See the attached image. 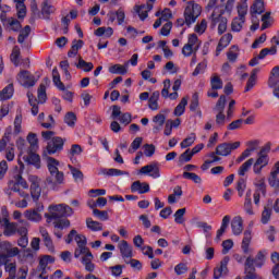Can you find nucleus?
I'll return each mask as SVG.
<instances>
[{
    "mask_svg": "<svg viewBox=\"0 0 279 279\" xmlns=\"http://www.w3.org/2000/svg\"><path fill=\"white\" fill-rule=\"evenodd\" d=\"M60 161L53 157H47V169L49 175L46 178V185L51 191H60V186L64 184V172L58 169Z\"/></svg>",
    "mask_w": 279,
    "mask_h": 279,
    "instance_id": "1",
    "label": "nucleus"
},
{
    "mask_svg": "<svg viewBox=\"0 0 279 279\" xmlns=\"http://www.w3.org/2000/svg\"><path fill=\"white\" fill-rule=\"evenodd\" d=\"M202 14V5L195 3V1H189L187 5L184 10V19H178L177 25L179 27H183L184 25H187V27H191L197 19H199V15Z\"/></svg>",
    "mask_w": 279,
    "mask_h": 279,
    "instance_id": "2",
    "label": "nucleus"
},
{
    "mask_svg": "<svg viewBox=\"0 0 279 279\" xmlns=\"http://www.w3.org/2000/svg\"><path fill=\"white\" fill-rule=\"evenodd\" d=\"M48 210L49 213L45 214L47 223H51V221H60L62 217H71V215H73V208L64 204L50 205Z\"/></svg>",
    "mask_w": 279,
    "mask_h": 279,
    "instance_id": "3",
    "label": "nucleus"
},
{
    "mask_svg": "<svg viewBox=\"0 0 279 279\" xmlns=\"http://www.w3.org/2000/svg\"><path fill=\"white\" fill-rule=\"evenodd\" d=\"M19 165H20L19 173L14 174L13 181L9 182V189L10 191H13V193H19L20 197H28V194L25 193V191L21 190V186L23 189H29L27 181L23 179V171H25V163H23V161H20Z\"/></svg>",
    "mask_w": 279,
    "mask_h": 279,
    "instance_id": "4",
    "label": "nucleus"
},
{
    "mask_svg": "<svg viewBox=\"0 0 279 279\" xmlns=\"http://www.w3.org/2000/svg\"><path fill=\"white\" fill-rule=\"evenodd\" d=\"M64 143H66V140L54 136L52 137L48 143L47 146L43 153L44 158H49V156H53L56 154H60L62 149H64Z\"/></svg>",
    "mask_w": 279,
    "mask_h": 279,
    "instance_id": "5",
    "label": "nucleus"
},
{
    "mask_svg": "<svg viewBox=\"0 0 279 279\" xmlns=\"http://www.w3.org/2000/svg\"><path fill=\"white\" fill-rule=\"evenodd\" d=\"M199 47H202V41H199L196 34H191L189 35L187 44H185L182 48V54L185 58H191V56L199 51Z\"/></svg>",
    "mask_w": 279,
    "mask_h": 279,
    "instance_id": "6",
    "label": "nucleus"
},
{
    "mask_svg": "<svg viewBox=\"0 0 279 279\" xmlns=\"http://www.w3.org/2000/svg\"><path fill=\"white\" fill-rule=\"evenodd\" d=\"M21 254V250L16 246H12V243L10 242H2L0 244V262L1 260H10V258H14L15 256H19ZM0 263V267H1Z\"/></svg>",
    "mask_w": 279,
    "mask_h": 279,
    "instance_id": "7",
    "label": "nucleus"
},
{
    "mask_svg": "<svg viewBox=\"0 0 279 279\" xmlns=\"http://www.w3.org/2000/svg\"><path fill=\"white\" fill-rule=\"evenodd\" d=\"M226 95H221L214 108L215 112H217L216 124L218 125V128H223L226 125V114L223 113V111L226 110Z\"/></svg>",
    "mask_w": 279,
    "mask_h": 279,
    "instance_id": "8",
    "label": "nucleus"
},
{
    "mask_svg": "<svg viewBox=\"0 0 279 279\" xmlns=\"http://www.w3.org/2000/svg\"><path fill=\"white\" fill-rule=\"evenodd\" d=\"M16 81L21 86H24V88H32L36 86V76L32 74V72L27 70H22L20 73L16 75Z\"/></svg>",
    "mask_w": 279,
    "mask_h": 279,
    "instance_id": "9",
    "label": "nucleus"
},
{
    "mask_svg": "<svg viewBox=\"0 0 279 279\" xmlns=\"http://www.w3.org/2000/svg\"><path fill=\"white\" fill-rule=\"evenodd\" d=\"M44 211H45V205H43V203H38L36 205V207H34L32 209H27L24 213V217L28 221H33L35 223H38V222L43 221V213Z\"/></svg>",
    "mask_w": 279,
    "mask_h": 279,
    "instance_id": "10",
    "label": "nucleus"
},
{
    "mask_svg": "<svg viewBox=\"0 0 279 279\" xmlns=\"http://www.w3.org/2000/svg\"><path fill=\"white\" fill-rule=\"evenodd\" d=\"M241 147V142L234 143H222L216 147L217 156H230L234 149H239Z\"/></svg>",
    "mask_w": 279,
    "mask_h": 279,
    "instance_id": "11",
    "label": "nucleus"
},
{
    "mask_svg": "<svg viewBox=\"0 0 279 279\" xmlns=\"http://www.w3.org/2000/svg\"><path fill=\"white\" fill-rule=\"evenodd\" d=\"M28 180L31 182V195L34 202H38L40 194L43 193V189L40 187V178L31 175Z\"/></svg>",
    "mask_w": 279,
    "mask_h": 279,
    "instance_id": "12",
    "label": "nucleus"
},
{
    "mask_svg": "<svg viewBox=\"0 0 279 279\" xmlns=\"http://www.w3.org/2000/svg\"><path fill=\"white\" fill-rule=\"evenodd\" d=\"M140 173H143L144 175H147L150 173L149 174L150 178H154V179L160 178V167L158 162L155 161L147 166L142 167L140 170Z\"/></svg>",
    "mask_w": 279,
    "mask_h": 279,
    "instance_id": "13",
    "label": "nucleus"
},
{
    "mask_svg": "<svg viewBox=\"0 0 279 279\" xmlns=\"http://www.w3.org/2000/svg\"><path fill=\"white\" fill-rule=\"evenodd\" d=\"M230 263V257L226 256L220 262V265L214 269V279L222 278V276H228V264Z\"/></svg>",
    "mask_w": 279,
    "mask_h": 279,
    "instance_id": "14",
    "label": "nucleus"
},
{
    "mask_svg": "<svg viewBox=\"0 0 279 279\" xmlns=\"http://www.w3.org/2000/svg\"><path fill=\"white\" fill-rule=\"evenodd\" d=\"M279 161H277L274 167L272 170L270 172V175L268 178V184L269 186H271V189H275L276 191H279Z\"/></svg>",
    "mask_w": 279,
    "mask_h": 279,
    "instance_id": "15",
    "label": "nucleus"
},
{
    "mask_svg": "<svg viewBox=\"0 0 279 279\" xmlns=\"http://www.w3.org/2000/svg\"><path fill=\"white\" fill-rule=\"evenodd\" d=\"M118 247L124 262L128 260V258H132L134 256L133 247L130 245V243H128V241L122 240Z\"/></svg>",
    "mask_w": 279,
    "mask_h": 279,
    "instance_id": "16",
    "label": "nucleus"
},
{
    "mask_svg": "<svg viewBox=\"0 0 279 279\" xmlns=\"http://www.w3.org/2000/svg\"><path fill=\"white\" fill-rule=\"evenodd\" d=\"M272 211H274V201L268 199L267 204L264 206V210L262 211L260 222L264 226H267V223H269V221L271 219V213Z\"/></svg>",
    "mask_w": 279,
    "mask_h": 279,
    "instance_id": "17",
    "label": "nucleus"
},
{
    "mask_svg": "<svg viewBox=\"0 0 279 279\" xmlns=\"http://www.w3.org/2000/svg\"><path fill=\"white\" fill-rule=\"evenodd\" d=\"M134 10L136 14H138L141 21H145V19L149 16V12L154 10V4L147 3V4L135 5Z\"/></svg>",
    "mask_w": 279,
    "mask_h": 279,
    "instance_id": "18",
    "label": "nucleus"
},
{
    "mask_svg": "<svg viewBox=\"0 0 279 279\" xmlns=\"http://www.w3.org/2000/svg\"><path fill=\"white\" fill-rule=\"evenodd\" d=\"M1 267L4 266V271L9 278H16V260L4 259L1 260Z\"/></svg>",
    "mask_w": 279,
    "mask_h": 279,
    "instance_id": "19",
    "label": "nucleus"
},
{
    "mask_svg": "<svg viewBox=\"0 0 279 279\" xmlns=\"http://www.w3.org/2000/svg\"><path fill=\"white\" fill-rule=\"evenodd\" d=\"M23 160L27 165H32L36 169H40V155L31 150L27 155L23 157Z\"/></svg>",
    "mask_w": 279,
    "mask_h": 279,
    "instance_id": "20",
    "label": "nucleus"
},
{
    "mask_svg": "<svg viewBox=\"0 0 279 279\" xmlns=\"http://www.w3.org/2000/svg\"><path fill=\"white\" fill-rule=\"evenodd\" d=\"M5 32H15L19 33L23 29V25L21 22L15 17H9V21L4 24Z\"/></svg>",
    "mask_w": 279,
    "mask_h": 279,
    "instance_id": "21",
    "label": "nucleus"
},
{
    "mask_svg": "<svg viewBox=\"0 0 279 279\" xmlns=\"http://www.w3.org/2000/svg\"><path fill=\"white\" fill-rule=\"evenodd\" d=\"M2 226L4 227V236H14L16 234L17 225L15 222H10V219L3 218Z\"/></svg>",
    "mask_w": 279,
    "mask_h": 279,
    "instance_id": "22",
    "label": "nucleus"
},
{
    "mask_svg": "<svg viewBox=\"0 0 279 279\" xmlns=\"http://www.w3.org/2000/svg\"><path fill=\"white\" fill-rule=\"evenodd\" d=\"M265 258H266V255H265V252L263 251H259L255 256V258L247 257L244 264V270L246 269L248 259L252 260V267H254V265L255 267H263V265H265Z\"/></svg>",
    "mask_w": 279,
    "mask_h": 279,
    "instance_id": "23",
    "label": "nucleus"
},
{
    "mask_svg": "<svg viewBox=\"0 0 279 279\" xmlns=\"http://www.w3.org/2000/svg\"><path fill=\"white\" fill-rule=\"evenodd\" d=\"M56 263V258L51 255H44L39 259V271L47 274V266Z\"/></svg>",
    "mask_w": 279,
    "mask_h": 279,
    "instance_id": "24",
    "label": "nucleus"
},
{
    "mask_svg": "<svg viewBox=\"0 0 279 279\" xmlns=\"http://www.w3.org/2000/svg\"><path fill=\"white\" fill-rule=\"evenodd\" d=\"M12 126H8L5 129L4 135L2 136V138L0 140V151H3V149H5V147H8V143L12 142Z\"/></svg>",
    "mask_w": 279,
    "mask_h": 279,
    "instance_id": "25",
    "label": "nucleus"
},
{
    "mask_svg": "<svg viewBox=\"0 0 279 279\" xmlns=\"http://www.w3.org/2000/svg\"><path fill=\"white\" fill-rule=\"evenodd\" d=\"M231 228L233 234H235V236H239V234L243 232V218H241V216L234 217L231 222Z\"/></svg>",
    "mask_w": 279,
    "mask_h": 279,
    "instance_id": "26",
    "label": "nucleus"
},
{
    "mask_svg": "<svg viewBox=\"0 0 279 279\" xmlns=\"http://www.w3.org/2000/svg\"><path fill=\"white\" fill-rule=\"evenodd\" d=\"M278 82H279V65H276L275 68H272L270 72V76L268 78L269 88H276V86H278Z\"/></svg>",
    "mask_w": 279,
    "mask_h": 279,
    "instance_id": "27",
    "label": "nucleus"
},
{
    "mask_svg": "<svg viewBox=\"0 0 279 279\" xmlns=\"http://www.w3.org/2000/svg\"><path fill=\"white\" fill-rule=\"evenodd\" d=\"M14 95V84L10 83L0 92V101H8Z\"/></svg>",
    "mask_w": 279,
    "mask_h": 279,
    "instance_id": "28",
    "label": "nucleus"
},
{
    "mask_svg": "<svg viewBox=\"0 0 279 279\" xmlns=\"http://www.w3.org/2000/svg\"><path fill=\"white\" fill-rule=\"evenodd\" d=\"M245 279H263V277L256 274V268L252 267V259H247L245 268Z\"/></svg>",
    "mask_w": 279,
    "mask_h": 279,
    "instance_id": "29",
    "label": "nucleus"
},
{
    "mask_svg": "<svg viewBox=\"0 0 279 279\" xmlns=\"http://www.w3.org/2000/svg\"><path fill=\"white\" fill-rule=\"evenodd\" d=\"M251 15L256 16V14H263L265 12V2L263 0H255L251 5Z\"/></svg>",
    "mask_w": 279,
    "mask_h": 279,
    "instance_id": "30",
    "label": "nucleus"
},
{
    "mask_svg": "<svg viewBox=\"0 0 279 279\" xmlns=\"http://www.w3.org/2000/svg\"><path fill=\"white\" fill-rule=\"evenodd\" d=\"M56 12V7L49 4V1L45 0L41 4V14L44 19L49 21V16Z\"/></svg>",
    "mask_w": 279,
    "mask_h": 279,
    "instance_id": "31",
    "label": "nucleus"
},
{
    "mask_svg": "<svg viewBox=\"0 0 279 279\" xmlns=\"http://www.w3.org/2000/svg\"><path fill=\"white\" fill-rule=\"evenodd\" d=\"M189 105V97H183L178 106L174 108L173 114L174 117H182L186 110V106Z\"/></svg>",
    "mask_w": 279,
    "mask_h": 279,
    "instance_id": "32",
    "label": "nucleus"
},
{
    "mask_svg": "<svg viewBox=\"0 0 279 279\" xmlns=\"http://www.w3.org/2000/svg\"><path fill=\"white\" fill-rule=\"evenodd\" d=\"M93 253H88L87 256H83L81 263L85 265V270L93 272L95 271V264H93Z\"/></svg>",
    "mask_w": 279,
    "mask_h": 279,
    "instance_id": "33",
    "label": "nucleus"
},
{
    "mask_svg": "<svg viewBox=\"0 0 279 279\" xmlns=\"http://www.w3.org/2000/svg\"><path fill=\"white\" fill-rule=\"evenodd\" d=\"M250 243H252V230H245L241 245L244 254H247V252H250Z\"/></svg>",
    "mask_w": 279,
    "mask_h": 279,
    "instance_id": "34",
    "label": "nucleus"
},
{
    "mask_svg": "<svg viewBox=\"0 0 279 279\" xmlns=\"http://www.w3.org/2000/svg\"><path fill=\"white\" fill-rule=\"evenodd\" d=\"M259 71L260 69L258 68L253 69L251 76L246 83L245 93L252 90L254 86H256V75H258Z\"/></svg>",
    "mask_w": 279,
    "mask_h": 279,
    "instance_id": "35",
    "label": "nucleus"
},
{
    "mask_svg": "<svg viewBox=\"0 0 279 279\" xmlns=\"http://www.w3.org/2000/svg\"><path fill=\"white\" fill-rule=\"evenodd\" d=\"M100 173L102 175H109V177H114V175H130V172L128 171H123V170H119V169H114V168H102L100 170Z\"/></svg>",
    "mask_w": 279,
    "mask_h": 279,
    "instance_id": "36",
    "label": "nucleus"
},
{
    "mask_svg": "<svg viewBox=\"0 0 279 279\" xmlns=\"http://www.w3.org/2000/svg\"><path fill=\"white\" fill-rule=\"evenodd\" d=\"M76 69H81L85 73H90L93 69H95V65L93 62H86L82 59V57L78 58V62L75 63Z\"/></svg>",
    "mask_w": 279,
    "mask_h": 279,
    "instance_id": "37",
    "label": "nucleus"
},
{
    "mask_svg": "<svg viewBox=\"0 0 279 279\" xmlns=\"http://www.w3.org/2000/svg\"><path fill=\"white\" fill-rule=\"evenodd\" d=\"M210 86L213 90H221L223 88V81L218 74H213L210 77Z\"/></svg>",
    "mask_w": 279,
    "mask_h": 279,
    "instance_id": "38",
    "label": "nucleus"
},
{
    "mask_svg": "<svg viewBox=\"0 0 279 279\" xmlns=\"http://www.w3.org/2000/svg\"><path fill=\"white\" fill-rule=\"evenodd\" d=\"M19 32L20 34L17 36V43L20 45H23V43H25V39L29 38V34H32V26L26 25L23 29H20Z\"/></svg>",
    "mask_w": 279,
    "mask_h": 279,
    "instance_id": "39",
    "label": "nucleus"
},
{
    "mask_svg": "<svg viewBox=\"0 0 279 279\" xmlns=\"http://www.w3.org/2000/svg\"><path fill=\"white\" fill-rule=\"evenodd\" d=\"M52 82L59 90H65L64 83L60 80V72H58V68L52 70Z\"/></svg>",
    "mask_w": 279,
    "mask_h": 279,
    "instance_id": "40",
    "label": "nucleus"
},
{
    "mask_svg": "<svg viewBox=\"0 0 279 279\" xmlns=\"http://www.w3.org/2000/svg\"><path fill=\"white\" fill-rule=\"evenodd\" d=\"M86 226L89 230H93V232H99L104 230V226L99 221L93 220V218L86 219Z\"/></svg>",
    "mask_w": 279,
    "mask_h": 279,
    "instance_id": "41",
    "label": "nucleus"
},
{
    "mask_svg": "<svg viewBox=\"0 0 279 279\" xmlns=\"http://www.w3.org/2000/svg\"><path fill=\"white\" fill-rule=\"evenodd\" d=\"M114 34L112 27H99L95 31V36H106V38H110Z\"/></svg>",
    "mask_w": 279,
    "mask_h": 279,
    "instance_id": "42",
    "label": "nucleus"
},
{
    "mask_svg": "<svg viewBox=\"0 0 279 279\" xmlns=\"http://www.w3.org/2000/svg\"><path fill=\"white\" fill-rule=\"evenodd\" d=\"M252 165H254V158L246 160L238 170L239 175H245L252 169Z\"/></svg>",
    "mask_w": 279,
    "mask_h": 279,
    "instance_id": "43",
    "label": "nucleus"
},
{
    "mask_svg": "<svg viewBox=\"0 0 279 279\" xmlns=\"http://www.w3.org/2000/svg\"><path fill=\"white\" fill-rule=\"evenodd\" d=\"M19 58H21V48H19V46H14L10 56L11 62L14 63V66H19Z\"/></svg>",
    "mask_w": 279,
    "mask_h": 279,
    "instance_id": "44",
    "label": "nucleus"
},
{
    "mask_svg": "<svg viewBox=\"0 0 279 279\" xmlns=\"http://www.w3.org/2000/svg\"><path fill=\"white\" fill-rule=\"evenodd\" d=\"M165 121H167V118L165 117V114L158 113L157 116H155L153 118V123L158 124V126H155L154 130L156 132H158V130H160V128H162V125H165Z\"/></svg>",
    "mask_w": 279,
    "mask_h": 279,
    "instance_id": "45",
    "label": "nucleus"
},
{
    "mask_svg": "<svg viewBox=\"0 0 279 279\" xmlns=\"http://www.w3.org/2000/svg\"><path fill=\"white\" fill-rule=\"evenodd\" d=\"M243 23H245V20H242L241 17H234L231 23L232 32H241L243 29Z\"/></svg>",
    "mask_w": 279,
    "mask_h": 279,
    "instance_id": "46",
    "label": "nucleus"
},
{
    "mask_svg": "<svg viewBox=\"0 0 279 279\" xmlns=\"http://www.w3.org/2000/svg\"><path fill=\"white\" fill-rule=\"evenodd\" d=\"M75 121H77V116L73 111H70L64 117V123L70 128H75Z\"/></svg>",
    "mask_w": 279,
    "mask_h": 279,
    "instance_id": "47",
    "label": "nucleus"
},
{
    "mask_svg": "<svg viewBox=\"0 0 279 279\" xmlns=\"http://www.w3.org/2000/svg\"><path fill=\"white\" fill-rule=\"evenodd\" d=\"M183 178L185 180H192L195 184H202V177L197 175L195 172H183Z\"/></svg>",
    "mask_w": 279,
    "mask_h": 279,
    "instance_id": "48",
    "label": "nucleus"
},
{
    "mask_svg": "<svg viewBox=\"0 0 279 279\" xmlns=\"http://www.w3.org/2000/svg\"><path fill=\"white\" fill-rule=\"evenodd\" d=\"M39 104H45L47 101V87L45 84H40L37 90Z\"/></svg>",
    "mask_w": 279,
    "mask_h": 279,
    "instance_id": "49",
    "label": "nucleus"
},
{
    "mask_svg": "<svg viewBox=\"0 0 279 279\" xmlns=\"http://www.w3.org/2000/svg\"><path fill=\"white\" fill-rule=\"evenodd\" d=\"M245 16H247V4L242 2L238 4V19L245 21Z\"/></svg>",
    "mask_w": 279,
    "mask_h": 279,
    "instance_id": "50",
    "label": "nucleus"
},
{
    "mask_svg": "<svg viewBox=\"0 0 279 279\" xmlns=\"http://www.w3.org/2000/svg\"><path fill=\"white\" fill-rule=\"evenodd\" d=\"M23 123V116L17 114L14 120V132L12 133L13 136H19L21 134V124Z\"/></svg>",
    "mask_w": 279,
    "mask_h": 279,
    "instance_id": "51",
    "label": "nucleus"
},
{
    "mask_svg": "<svg viewBox=\"0 0 279 279\" xmlns=\"http://www.w3.org/2000/svg\"><path fill=\"white\" fill-rule=\"evenodd\" d=\"M184 215H186V208H181V209H178L175 213H174V221L175 223H184Z\"/></svg>",
    "mask_w": 279,
    "mask_h": 279,
    "instance_id": "52",
    "label": "nucleus"
},
{
    "mask_svg": "<svg viewBox=\"0 0 279 279\" xmlns=\"http://www.w3.org/2000/svg\"><path fill=\"white\" fill-rule=\"evenodd\" d=\"M109 72H111L112 74L125 75V73H128V70L121 64H114L109 68Z\"/></svg>",
    "mask_w": 279,
    "mask_h": 279,
    "instance_id": "53",
    "label": "nucleus"
},
{
    "mask_svg": "<svg viewBox=\"0 0 279 279\" xmlns=\"http://www.w3.org/2000/svg\"><path fill=\"white\" fill-rule=\"evenodd\" d=\"M197 108H199V94L194 93L190 104V110L191 112H195Z\"/></svg>",
    "mask_w": 279,
    "mask_h": 279,
    "instance_id": "54",
    "label": "nucleus"
},
{
    "mask_svg": "<svg viewBox=\"0 0 279 279\" xmlns=\"http://www.w3.org/2000/svg\"><path fill=\"white\" fill-rule=\"evenodd\" d=\"M193 159V154L191 153V149H186L183 154L179 157V162L181 165H184V162H191Z\"/></svg>",
    "mask_w": 279,
    "mask_h": 279,
    "instance_id": "55",
    "label": "nucleus"
},
{
    "mask_svg": "<svg viewBox=\"0 0 279 279\" xmlns=\"http://www.w3.org/2000/svg\"><path fill=\"white\" fill-rule=\"evenodd\" d=\"M84 254V256H88V254H92L90 248L87 246H77L74 251V257L80 258V255Z\"/></svg>",
    "mask_w": 279,
    "mask_h": 279,
    "instance_id": "56",
    "label": "nucleus"
},
{
    "mask_svg": "<svg viewBox=\"0 0 279 279\" xmlns=\"http://www.w3.org/2000/svg\"><path fill=\"white\" fill-rule=\"evenodd\" d=\"M195 133H191V136L186 137L181 142V148L186 149V147H191L193 143H195Z\"/></svg>",
    "mask_w": 279,
    "mask_h": 279,
    "instance_id": "57",
    "label": "nucleus"
},
{
    "mask_svg": "<svg viewBox=\"0 0 279 279\" xmlns=\"http://www.w3.org/2000/svg\"><path fill=\"white\" fill-rule=\"evenodd\" d=\"M93 215L100 219V221H108L109 219L108 211L106 210L94 209Z\"/></svg>",
    "mask_w": 279,
    "mask_h": 279,
    "instance_id": "58",
    "label": "nucleus"
},
{
    "mask_svg": "<svg viewBox=\"0 0 279 279\" xmlns=\"http://www.w3.org/2000/svg\"><path fill=\"white\" fill-rule=\"evenodd\" d=\"M196 227L202 228L206 236H210V230H213V226L208 225V222H204V221L196 222Z\"/></svg>",
    "mask_w": 279,
    "mask_h": 279,
    "instance_id": "59",
    "label": "nucleus"
},
{
    "mask_svg": "<svg viewBox=\"0 0 279 279\" xmlns=\"http://www.w3.org/2000/svg\"><path fill=\"white\" fill-rule=\"evenodd\" d=\"M257 193H262V195H267V184H265V179H260L256 184Z\"/></svg>",
    "mask_w": 279,
    "mask_h": 279,
    "instance_id": "60",
    "label": "nucleus"
},
{
    "mask_svg": "<svg viewBox=\"0 0 279 279\" xmlns=\"http://www.w3.org/2000/svg\"><path fill=\"white\" fill-rule=\"evenodd\" d=\"M74 240L76 242L77 247H86L87 245V240H86V235L84 234H77L74 236Z\"/></svg>",
    "mask_w": 279,
    "mask_h": 279,
    "instance_id": "61",
    "label": "nucleus"
},
{
    "mask_svg": "<svg viewBox=\"0 0 279 279\" xmlns=\"http://www.w3.org/2000/svg\"><path fill=\"white\" fill-rule=\"evenodd\" d=\"M17 16L20 19H25L27 14V7H25V2L16 3Z\"/></svg>",
    "mask_w": 279,
    "mask_h": 279,
    "instance_id": "62",
    "label": "nucleus"
},
{
    "mask_svg": "<svg viewBox=\"0 0 279 279\" xmlns=\"http://www.w3.org/2000/svg\"><path fill=\"white\" fill-rule=\"evenodd\" d=\"M186 271H189V266L184 263H180L174 267L177 276H182L183 274H186Z\"/></svg>",
    "mask_w": 279,
    "mask_h": 279,
    "instance_id": "63",
    "label": "nucleus"
},
{
    "mask_svg": "<svg viewBox=\"0 0 279 279\" xmlns=\"http://www.w3.org/2000/svg\"><path fill=\"white\" fill-rule=\"evenodd\" d=\"M243 126V119H238L235 121H232L228 126L227 130L234 131V130H241Z\"/></svg>",
    "mask_w": 279,
    "mask_h": 279,
    "instance_id": "64",
    "label": "nucleus"
}]
</instances>
